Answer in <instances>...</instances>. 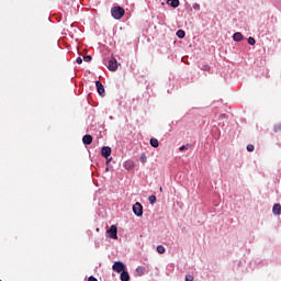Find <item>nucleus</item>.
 Listing matches in <instances>:
<instances>
[{"label":"nucleus","mask_w":281,"mask_h":281,"mask_svg":"<svg viewBox=\"0 0 281 281\" xmlns=\"http://www.w3.org/2000/svg\"><path fill=\"white\" fill-rule=\"evenodd\" d=\"M136 272L138 276H144V273L146 272V268L145 267H138L136 268Z\"/></svg>","instance_id":"16"},{"label":"nucleus","mask_w":281,"mask_h":281,"mask_svg":"<svg viewBox=\"0 0 281 281\" xmlns=\"http://www.w3.org/2000/svg\"><path fill=\"white\" fill-rule=\"evenodd\" d=\"M92 59L93 58L91 56H89V55L83 57L85 63H91Z\"/></svg>","instance_id":"22"},{"label":"nucleus","mask_w":281,"mask_h":281,"mask_svg":"<svg viewBox=\"0 0 281 281\" xmlns=\"http://www.w3.org/2000/svg\"><path fill=\"white\" fill-rule=\"evenodd\" d=\"M188 148H189V145H182L180 148H179V150H188Z\"/></svg>","instance_id":"26"},{"label":"nucleus","mask_w":281,"mask_h":281,"mask_svg":"<svg viewBox=\"0 0 281 281\" xmlns=\"http://www.w3.org/2000/svg\"><path fill=\"white\" fill-rule=\"evenodd\" d=\"M150 146L153 148H159V140L157 138H150Z\"/></svg>","instance_id":"13"},{"label":"nucleus","mask_w":281,"mask_h":281,"mask_svg":"<svg viewBox=\"0 0 281 281\" xmlns=\"http://www.w3.org/2000/svg\"><path fill=\"white\" fill-rule=\"evenodd\" d=\"M156 249L159 254H166V248L162 245L157 246Z\"/></svg>","instance_id":"18"},{"label":"nucleus","mask_w":281,"mask_h":281,"mask_svg":"<svg viewBox=\"0 0 281 281\" xmlns=\"http://www.w3.org/2000/svg\"><path fill=\"white\" fill-rule=\"evenodd\" d=\"M82 142L86 146H91L92 142H93V136L87 134L82 137Z\"/></svg>","instance_id":"7"},{"label":"nucleus","mask_w":281,"mask_h":281,"mask_svg":"<svg viewBox=\"0 0 281 281\" xmlns=\"http://www.w3.org/2000/svg\"><path fill=\"white\" fill-rule=\"evenodd\" d=\"M109 238H112L113 240H117V226L111 225L110 229L106 232Z\"/></svg>","instance_id":"3"},{"label":"nucleus","mask_w":281,"mask_h":281,"mask_svg":"<svg viewBox=\"0 0 281 281\" xmlns=\"http://www.w3.org/2000/svg\"><path fill=\"white\" fill-rule=\"evenodd\" d=\"M76 63H77L78 65H82V59H81V57H78V58L76 59Z\"/></svg>","instance_id":"27"},{"label":"nucleus","mask_w":281,"mask_h":281,"mask_svg":"<svg viewBox=\"0 0 281 281\" xmlns=\"http://www.w3.org/2000/svg\"><path fill=\"white\" fill-rule=\"evenodd\" d=\"M128 280H131V276L128 274V272L123 270V272H121V281H128Z\"/></svg>","instance_id":"12"},{"label":"nucleus","mask_w":281,"mask_h":281,"mask_svg":"<svg viewBox=\"0 0 281 281\" xmlns=\"http://www.w3.org/2000/svg\"><path fill=\"white\" fill-rule=\"evenodd\" d=\"M272 214H274L276 216H280V214H281V205H280V203H277V204L273 205Z\"/></svg>","instance_id":"10"},{"label":"nucleus","mask_w":281,"mask_h":281,"mask_svg":"<svg viewBox=\"0 0 281 281\" xmlns=\"http://www.w3.org/2000/svg\"><path fill=\"white\" fill-rule=\"evenodd\" d=\"M159 191H160V192H164V188L160 187Z\"/></svg>","instance_id":"29"},{"label":"nucleus","mask_w":281,"mask_h":281,"mask_svg":"<svg viewBox=\"0 0 281 281\" xmlns=\"http://www.w3.org/2000/svg\"><path fill=\"white\" fill-rule=\"evenodd\" d=\"M179 0H170V2L168 3V5H171V8H179Z\"/></svg>","instance_id":"15"},{"label":"nucleus","mask_w":281,"mask_h":281,"mask_svg":"<svg viewBox=\"0 0 281 281\" xmlns=\"http://www.w3.org/2000/svg\"><path fill=\"white\" fill-rule=\"evenodd\" d=\"M108 69H109L110 71H117V59H115V57H112V58L109 60Z\"/></svg>","instance_id":"5"},{"label":"nucleus","mask_w":281,"mask_h":281,"mask_svg":"<svg viewBox=\"0 0 281 281\" xmlns=\"http://www.w3.org/2000/svg\"><path fill=\"white\" fill-rule=\"evenodd\" d=\"M247 150H248V153H254V150H255L254 145H251V144L247 145Z\"/></svg>","instance_id":"23"},{"label":"nucleus","mask_w":281,"mask_h":281,"mask_svg":"<svg viewBox=\"0 0 281 281\" xmlns=\"http://www.w3.org/2000/svg\"><path fill=\"white\" fill-rule=\"evenodd\" d=\"M201 69H202V71H210V66L209 65H204Z\"/></svg>","instance_id":"25"},{"label":"nucleus","mask_w":281,"mask_h":281,"mask_svg":"<svg viewBox=\"0 0 281 281\" xmlns=\"http://www.w3.org/2000/svg\"><path fill=\"white\" fill-rule=\"evenodd\" d=\"M248 44H249V45H256V38L249 37V38H248Z\"/></svg>","instance_id":"21"},{"label":"nucleus","mask_w":281,"mask_h":281,"mask_svg":"<svg viewBox=\"0 0 281 281\" xmlns=\"http://www.w3.org/2000/svg\"><path fill=\"white\" fill-rule=\"evenodd\" d=\"M176 36H178V38H186V31L178 30Z\"/></svg>","instance_id":"14"},{"label":"nucleus","mask_w":281,"mask_h":281,"mask_svg":"<svg viewBox=\"0 0 281 281\" xmlns=\"http://www.w3.org/2000/svg\"><path fill=\"white\" fill-rule=\"evenodd\" d=\"M148 201H149V203H150L151 205H155V203H157V196L150 195V196L148 198Z\"/></svg>","instance_id":"17"},{"label":"nucleus","mask_w":281,"mask_h":281,"mask_svg":"<svg viewBox=\"0 0 281 281\" xmlns=\"http://www.w3.org/2000/svg\"><path fill=\"white\" fill-rule=\"evenodd\" d=\"M101 155L102 157H104L105 159H109V157H111V147H103L101 149Z\"/></svg>","instance_id":"8"},{"label":"nucleus","mask_w":281,"mask_h":281,"mask_svg":"<svg viewBox=\"0 0 281 281\" xmlns=\"http://www.w3.org/2000/svg\"><path fill=\"white\" fill-rule=\"evenodd\" d=\"M124 14H126V11L124 10V8L122 7H113L111 9V15L113 16V19H115L116 21H120V19H122V16H124Z\"/></svg>","instance_id":"1"},{"label":"nucleus","mask_w":281,"mask_h":281,"mask_svg":"<svg viewBox=\"0 0 281 281\" xmlns=\"http://www.w3.org/2000/svg\"><path fill=\"white\" fill-rule=\"evenodd\" d=\"M123 168H125V170H133V168H135V162L133 160H126L123 164Z\"/></svg>","instance_id":"9"},{"label":"nucleus","mask_w":281,"mask_h":281,"mask_svg":"<svg viewBox=\"0 0 281 281\" xmlns=\"http://www.w3.org/2000/svg\"><path fill=\"white\" fill-rule=\"evenodd\" d=\"M140 161L142 164H146V161H148V159L146 158V154H142Z\"/></svg>","instance_id":"20"},{"label":"nucleus","mask_w":281,"mask_h":281,"mask_svg":"<svg viewBox=\"0 0 281 281\" xmlns=\"http://www.w3.org/2000/svg\"><path fill=\"white\" fill-rule=\"evenodd\" d=\"M244 36L243 33L237 32L233 35V41H236V43H240V41H243Z\"/></svg>","instance_id":"11"},{"label":"nucleus","mask_w":281,"mask_h":281,"mask_svg":"<svg viewBox=\"0 0 281 281\" xmlns=\"http://www.w3.org/2000/svg\"><path fill=\"white\" fill-rule=\"evenodd\" d=\"M95 87H97V91H98L99 95H104L105 91H104V86L102 85V82L95 81Z\"/></svg>","instance_id":"6"},{"label":"nucleus","mask_w":281,"mask_h":281,"mask_svg":"<svg viewBox=\"0 0 281 281\" xmlns=\"http://www.w3.org/2000/svg\"><path fill=\"white\" fill-rule=\"evenodd\" d=\"M171 0H167V3H170Z\"/></svg>","instance_id":"30"},{"label":"nucleus","mask_w":281,"mask_h":281,"mask_svg":"<svg viewBox=\"0 0 281 281\" xmlns=\"http://www.w3.org/2000/svg\"><path fill=\"white\" fill-rule=\"evenodd\" d=\"M88 281H98V279H95V277H89Z\"/></svg>","instance_id":"28"},{"label":"nucleus","mask_w":281,"mask_h":281,"mask_svg":"<svg viewBox=\"0 0 281 281\" xmlns=\"http://www.w3.org/2000/svg\"><path fill=\"white\" fill-rule=\"evenodd\" d=\"M281 131V123L274 125V133H280Z\"/></svg>","instance_id":"19"},{"label":"nucleus","mask_w":281,"mask_h":281,"mask_svg":"<svg viewBox=\"0 0 281 281\" xmlns=\"http://www.w3.org/2000/svg\"><path fill=\"white\" fill-rule=\"evenodd\" d=\"M186 281H194V277L192 274H187Z\"/></svg>","instance_id":"24"},{"label":"nucleus","mask_w":281,"mask_h":281,"mask_svg":"<svg viewBox=\"0 0 281 281\" xmlns=\"http://www.w3.org/2000/svg\"><path fill=\"white\" fill-rule=\"evenodd\" d=\"M113 271H115L116 273H122L125 271L126 266L124 263H122V261H116L114 262V265L112 266Z\"/></svg>","instance_id":"4"},{"label":"nucleus","mask_w":281,"mask_h":281,"mask_svg":"<svg viewBox=\"0 0 281 281\" xmlns=\"http://www.w3.org/2000/svg\"><path fill=\"white\" fill-rule=\"evenodd\" d=\"M133 212H134L135 216H144V206L142 205V203L136 202L133 205Z\"/></svg>","instance_id":"2"}]
</instances>
